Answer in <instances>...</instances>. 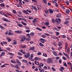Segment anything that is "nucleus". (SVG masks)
Wrapping results in <instances>:
<instances>
[{
    "mask_svg": "<svg viewBox=\"0 0 72 72\" xmlns=\"http://www.w3.org/2000/svg\"><path fill=\"white\" fill-rule=\"evenodd\" d=\"M30 39H31V38H29L26 39V41H30Z\"/></svg>",
    "mask_w": 72,
    "mask_h": 72,
    "instance_id": "obj_41",
    "label": "nucleus"
},
{
    "mask_svg": "<svg viewBox=\"0 0 72 72\" xmlns=\"http://www.w3.org/2000/svg\"><path fill=\"white\" fill-rule=\"evenodd\" d=\"M1 67H2V68H4V67H5V65H3L2 66H1Z\"/></svg>",
    "mask_w": 72,
    "mask_h": 72,
    "instance_id": "obj_50",
    "label": "nucleus"
},
{
    "mask_svg": "<svg viewBox=\"0 0 72 72\" xmlns=\"http://www.w3.org/2000/svg\"><path fill=\"white\" fill-rule=\"evenodd\" d=\"M45 25H46V26H49V23L48 22H45Z\"/></svg>",
    "mask_w": 72,
    "mask_h": 72,
    "instance_id": "obj_21",
    "label": "nucleus"
},
{
    "mask_svg": "<svg viewBox=\"0 0 72 72\" xmlns=\"http://www.w3.org/2000/svg\"><path fill=\"white\" fill-rule=\"evenodd\" d=\"M21 46L22 48H26V45H24L23 46Z\"/></svg>",
    "mask_w": 72,
    "mask_h": 72,
    "instance_id": "obj_35",
    "label": "nucleus"
},
{
    "mask_svg": "<svg viewBox=\"0 0 72 72\" xmlns=\"http://www.w3.org/2000/svg\"><path fill=\"white\" fill-rule=\"evenodd\" d=\"M59 59V57H57L56 58V60H58Z\"/></svg>",
    "mask_w": 72,
    "mask_h": 72,
    "instance_id": "obj_55",
    "label": "nucleus"
},
{
    "mask_svg": "<svg viewBox=\"0 0 72 72\" xmlns=\"http://www.w3.org/2000/svg\"><path fill=\"white\" fill-rule=\"evenodd\" d=\"M0 14H2V15H3V14H4V12H2V11H0Z\"/></svg>",
    "mask_w": 72,
    "mask_h": 72,
    "instance_id": "obj_49",
    "label": "nucleus"
},
{
    "mask_svg": "<svg viewBox=\"0 0 72 72\" xmlns=\"http://www.w3.org/2000/svg\"><path fill=\"white\" fill-rule=\"evenodd\" d=\"M42 54L40 52H38L37 53V55H41Z\"/></svg>",
    "mask_w": 72,
    "mask_h": 72,
    "instance_id": "obj_43",
    "label": "nucleus"
},
{
    "mask_svg": "<svg viewBox=\"0 0 72 72\" xmlns=\"http://www.w3.org/2000/svg\"><path fill=\"white\" fill-rule=\"evenodd\" d=\"M51 68L52 70H53V71H56V69H55L54 68L51 67Z\"/></svg>",
    "mask_w": 72,
    "mask_h": 72,
    "instance_id": "obj_29",
    "label": "nucleus"
},
{
    "mask_svg": "<svg viewBox=\"0 0 72 72\" xmlns=\"http://www.w3.org/2000/svg\"><path fill=\"white\" fill-rule=\"evenodd\" d=\"M57 45L58 46H61L62 45V44L60 42H58V44H57Z\"/></svg>",
    "mask_w": 72,
    "mask_h": 72,
    "instance_id": "obj_8",
    "label": "nucleus"
},
{
    "mask_svg": "<svg viewBox=\"0 0 72 72\" xmlns=\"http://www.w3.org/2000/svg\"><path fill=\"white\" fill-rule=\"evenodd\" d=\"M23 13L24 14H29L27 12V11L24 10L22 11Z\"/></svg>",
    "mask_w": 72,
    "mask_h": 72,
    "instance_id": "obj_4",
    "label": "nucleus"
},
{
    "mask_svg": "<svg viewBox=\"0 0 72 72\" xmlns=\"http://www.w3.org/2000/svg\"><path fill=\"white\" fill-rule=\"evenodd\" d=\"M66 13H67V14H68L69 13V12H70V11H69V10L67 9L66 10Z\"/></svg>",
    "mask_w": 72,
    "mask_h": 72,
    "instance_id": "obj_12",
    "label": "nucleus"
},
{
    "mask_svg": "<svg viewBox=\"0 0 72 72\" xmlns=\"http://www.w3.org/2000/svg\"><path fill=\"white\" fill-rule=\"evenodd\" d=\"M36 29L38 30H39V31H42V29H41L39 28H36Z\"/></svg>",
    "mask_w": 72,
    "mask_h": 72,
    "instance_id": "obj_24",
    "label": "nucleus"
},
{
    "mask_svg": "<svg viewBox=\"0 0 72 72\" xmlns=\"http://www.w3.org/2000/svg\"><path fill=\"white\" fill-rule=\"evenodd\" d=\"M17 25L18 26H19V27H22L23 26V25L21 24H17Z\"/></svg>",
    "mask_w": 72,
    "mask_h": 72,
    "instance_id": "obj_30",
    "label": "nucleus"
},
{
    "mask_svg": "<svg viewBox=\"0 0 72 72\" xmlns=\"http://www.w3.org/2000/svg\"><path fill=\"white\" fill-rule=\"evenodd\" d=\"M43 1L44 2V3L46 4H47V0H43Z\"/></svg>",
    "mask_w": 72,
    "mask_h": 72,
    "instance_id": "obj_39",
    "label": "nucleus"
},
{
    "mask_svg": "<svg viewBox=\"0 0 72 72\" xmlns=\"http://www.w3.org/2000/svg\"><path fill=\"white\" fill-rule=\"evenodd\" d=\"M30 35L32 36H34L35 35V34L33 32H32L30 33Z\"/></svg>",
    "mask_w": 72,
    "mask_h": 72,
    "instance_id": "obj_17",
    "label": "nucleus"
},
{
    "mask_svg": "<svg viewBox=\"0 0 72 72\" xmlns=\"http://www.w3.org/2000/svg\"><path fill=\"white\" fill-rule=\"evenodd\" d=\"M62 8L64 10V9H65V8H66V7L64 6H62Z\"/></svg>",
    "mask_w": 72,
    "mask_h": 72,
    "instance_id": "obj_52",
    "label": "nucleus"
},
{
    "mask_svg": "<svg viewBox=\"0 0 72 72\" xmlns=\"http://www.w3.org/2000/svg\"><path fill=\"white\" fill-rule=\"evenodd\" d=\"M38 70H39V69H38L37 68H36L35 69V71H37Z\"/></svg>",
    "mask_w": 72,
    "mask_h": 72,
    "instance_id": "obj_59",
    "label": "nucleus"
},
{
    "mask_svg": "<svg viewBox=\"0 0 72 72\" xmlns=\"http://www.w3.org/2000/svg\"><path fill=\"white\" fill-rule=\"evenodd\" d=\"M3 43L4 44H7V42H4L3 41Z\"/></svg>",
    "mask_w": 72,
    "mask_h": 72,
    "instance_id": "obj_54",
    "label": "nucleus"
},
{
    "mask_svg": "<svg viewBox=\"0 0 72 72\" xmlns=\"http://www.w3.org/2000/svg\"><path fill=\"white\" fill-rule=\"evenodd\" d=\"M47 62L48 63H53V59L50 58H48Z\"/></svg>",
    "mask_w": 72,
    "mask_h": 72,
    "instance_id": "obj_1",
    "label": "nucleus"
},
{
    "mask_svg": "<svg viewBox=\"0 0 72 72\" xmlns=\"http://www.w3.org/2000/svg\"><path fill=\"white\" fill-rule=\"evenodd\" d=\"M39 70L40 71V72H44L45 71H44V70L42 68H39Z\"/></svg>",
    "mask_w": 72,
    "mask_h": 72,
    "instance_id": "obj_7",
    "label": "nucleus"
},
{
    "mask_svg": "<svg viewBox=\"0 0 72 72\" xmlns=\"http://www.w3.org/2000/svg\"><path fill=\"white\" fill-rule=\"evenodd\" d=\"M55 6H56V7H57V6H58V4L56 2H55Z\"/></svg>",
    "mask_w": 72,
    "mask_h": 72,
    "instance_id": "obj_42",
    "label": "nucleus"
},
{
    "mask_svg": "<svg viewBox=\"0 0 72 72\" xmlns=\"http://www.w3.org/2000/svg\"><path fill=\"white\" fill-rule=\"evenodd\" d=\"M49 13H50L52 14V13H53V10H52L51 9H49Z\"/></svg>",
    "mask_w": 72,
    "mask_h": 72,
    "instance_id": "obj_6",
    "label": "nucleus"
},
{
    "mask_svg": "<svg viewBox=\"0 0 72 72\" xmlns=\"http://www.w3.org/2000/svg\"><path fill=\"white\" fill-rule=\"evenodd\" d=\"M0 28L3 30H4V27L1 25H0Z\"/></svg>",
    "mask_w": 72,
    "mask_h": 72,
    "instance_id": "obj_27",
    "label": "nucleus"
},
{
    "mask_svg": "<svg viewBox=\"0 0 72 72\" xmlns=\"http://www.w3.org/2000/svg\"><path fill=\"white\" fill-rule=\"evenodd\" d=\"M4 54H5V52H2L1 53V55H0V57H2V56H3V55H4Z\"/></svg>",
    "mask_w": 72,
    "mask_h": 72,
    "instance_id": "obj_11",
    "label": "nucleus"
},
{
    "mask_svg": "<svg viewBox=\"0 0 72 72\" xmlns=\"http://www.w3.org/2000/svg\"><path fill=\"white\" fill-rule=\"evenodd\" d=\"M44 12L46 13V14H48V11L47 10H44Z\"/></svg>",
    "mask_w": 72,
    "mask_h": 72,
    "instance_id": "obj_46",
    "label": "nucleus"
},
{
    "mask_svg": "<svg viewBox=\"0 0 72 72\" xmlns=\"http://www.w3.org/2000/svg\"><path fill=\"white\" fill-rule=\"evenodd\" d=\"M68 23H69V21H66L64 23L65 24H66L67 26H68Z\"/></svg>",
    "mask_w": 72,
    "mask_h": 72,
    "instance_id": "obj_10",
    "label": "nucleus"
},
{
    "mask_svg": "<svg viewBox=\"0 0 72 72\" xmlns=\"http://www.w3.org/2000/svg\"><path fill=\"white\" fill-rule=\"evenodd\" d=\"M56 32V35L57 36H58L59 35V33L57 32Z\"/></svg>",
    "mask_w": 72,
    "mask_h": 72,
    "instance_id": "obj_48",
    "label": "nucleus"
},
{
    "mask_svg": "<svg viewBox=\"0 0 72 72\" xmlns=\"http://www.w3.org/2000/svg\"><path fill=\"white\" fill-rule=\"evenodd\" d=\"M63 54H64V55H65V56H66L67 55H68L64 53H63Z\"/></svg>",
    "mask_w": 72,
    "mask_h": 72,
    "instance_id": "obj_63",
    "label": "nucleus"
},
{
    "mask_svg": "<svg viewBox=\"0 0 72 72\" xmlns=\"http://www.w3.org/2000/svg\"><path fill=\"white\" fill-rule=\"evenodd\" d=\"M64 66H65V67H67V64H66V63H64Z\"/></svg>",
    "mask_w": 72,
    "mask_h": 72,
    "instance_id": "obj_62",
    "label": "nucleus"
},
{
    "mask_svg": "<svg viewBox=\"0 0 72 72\" xmlns=\"http://www.w3.org/2000/svg\"><path fill=\"white\" fill-rule=\"evenodd\" d=\"M44 34L46 35V36H50V35L47 33H45Z\"/></svg>",
    "mask_w": 72,
    "mask_h": 72,
    "instance_id": "obj_60",
    "label": "nucleus"
},
{
    "mask_svg": "<svg viewBox=\"0 0 72 72\" xmlns=\"http://www.w3.org/2000/svg\"><path fill=\"white\" fill-rule=\"evenodd\" d=\"M26 38L25 37H22L21 39V41H24L25 40H26Z\"/></svg>",
    "mask_w": 72,
    "mask_h": 72,
    "instance_id": "obj_5",
    "label": "nucleus"
},
{
    "mask_svg": "<svg viewBox=\"0 0 72 72\" xmlns=\"http://www.w3.org/2000/svg\"><path fill=\"white\" fill-rule=\"evenodd\" d=\"M13 12L14 14H16V13H17V12H16V11H15L14 10H13Z\"/></svg>",
    "mask_w": 72,
    "mask_h": 72,
    "instance_id": "obj_36",
    "label": "nucleus"
},
{
    "mask_svg": "<svg viewBox=\"0 0 72 72\" xmlns=\"http://www.w3.org/2000/svg\"><path fill=\"white\" fill-rule=\"evenodd\" d=\"M21 23L22 24H23V25H24V26H26V25H27V24L26 23H24L23 22H21Z\"/></svg>",
    "mask_w": 72,
    "mask_h": 72,
    "instance_id": "obj_25",
    "label": "nucleus"
},
{
    "mask_svg": "<svg viewBox=\"0 0 72 72\" xmlns=\"http://www.w3.org/2000/svg\"><path fill=\"white\" fill-rule=\"evenodd\" d=\"M8 34L9 35H13L14 34L13 33H12V32L11 31V30H10L9 31Z\"/></svg>",
    "mask_w": 72,
    "mask_h": 72,
    "instance_id": "obj_3",
    "label": "nucleus"
},
{
    "mask_svg": "<svg viewBox=\"0 0 72 72\" xmlns=\"http://www.w3.org/2000/svg\"><path fill=\"white\" fill-rule=\"evenodd\" d=\"M22 61L23 62H24V63H27V61L25 60H22Z\"/></svg>",
    "mask_w": 72,
    "mask_h": 72,
    "instance_id": "obj_22",
    "label": "nucleus"
},
{
    "mask_svg": "<svg viewBox=\"0 0 72 72\" xmlns=\"http://www.w3.org/2000/svg\"><path fill=\"white\" fill-rule=\"evenodd\" d=\"M53 53L55 56H57V53L55 51H53Z\"/></svg>",
    "mask_w": 72,
    "mask_h": 72,
    "instance_id": "obj_18",
    "label": "nucleus"
},
{
    "mask_svg": "<svg viewBox=\"0 0 72 72\" xmlns=\"http://www.w3.org/2000/svg\"><path fill=\"white\" fill-rule=\"evenodd\" d=\"M40 66H41L42 67H43V66H44V64L42 63H41L40 64Z\"/></svg>",
    "mask_w": 72,
    "mask_h": 72,
    "instance_id": "obj_61",
    "label": "nucleus"
},
{
    "mask_svg": "<svg viewBox=\"0 0 72 72\" xmlns=\"http://www.w3.org/2000/svg\"><path fill=\"white\" fill-rule=\"evenodd\" d=\"M66 3L68 5H69V2L68 1H66Z\"/></svg>",
    "mask_w": 72,
    "mask_h": 72,
    "instance_id": "obj_47",
    "label": "nucleus"
},
{
    "mask_svg": "<svg viewBox=\"0 0 72 72\" xmlns=\"http://www.w3.org/2000/svg\"><path fill=\"white\" fill-rule=\"evenodd\" d=\"M61 17V14H59L57 15V17Z\"/></svg>",
    "mask_w": 72,
    "mask_h": 72,
    "instance_id": "obj_19",
    "label": "nucleus"
},
{
    "mask_svg": "<svg viewBox=\"0 0 72 72\" xmlns=\"http://www.w3.org/2000/svg\"><path fill=\"white\" fill-rule=\"evenodd\" d=\"M42 37L43 38H46V36L44 35H42Z\"/></svg>",
    "mask_w": 72,
    "mask_h": 72,
    "instance_id": "obj_31",
    "label": "nucleus"
},
{
    "mask_svg": "<svg viewBox=\"0 0 72 72\" xmlns=\"http://www.w3.org/2000/svg\"><path fill=\"white\" fill-rule=\"evenodd\" d=\"M17 33H22V31H17Z\"/></svg>",
    "mask_w": 72,
    "mask_h": 72,
    "instance_id": "obj_34",
    "label": "nucleus"
},
{
    "mask_svg": "<svg viewBox=\"0 0 72 72\" xmlns=\"http://www.w3.org/2000/svg\"><path fill=\"white\" fill-rule=\"evenodd\" d=\"M67 43H66L65 44V49H67Z\"/></svg>",
    "mask_w": 72,
    "mask_h": 72,
    "instance_id": "obj_37",
    "label": "nucleus"
},
{
    "mask_svg": "<svg viewBox=\"0 0 72 72\" xmlns=\"http://www.w3.org/2000/svg\"><path fill=\"white\" fill-rule=\"evenodd\" d=\"M34 59L36 60H40V58L38 57H35Z\"/></svg>",
    "mask_w": 72,
    "mask_h": 72,
    "instance_id": "obj_13",
    "label": "nucleus"
},
{
    "mask_svg": "<svg viewBox=\"0 0 72 72\" xmlns=\"http://www.w3.org/2000/svg\"><path fill=\"white\" fill-rule=\"evenodd\" d=\"M10 66H12V67H15V66L13 65L12 64H11L10 65Z\"/></svg>",
    "mask_w": 72,
    "mask_h": 72,
    "instance_id": "obj_45",
    "label": "nucleus"
},
{
    "mask_svg": "<svg viewBox=\"0 0 72 72\" xmlns=\"http://www.w3.org/2000/svg\"><path fill=\"white\" fill-rule=\"evenodd\" d=\"M43 55L44 57H47V55L46 53H43Z\"/></svg>",
    "mask_w": 72,
    "mask_h": 72,
    "instance_id": "obj_32",
    "label": "nucleus"
},
{
    "mask_svg": "<svg viewBox=\"0 0 72 72\" xmlns=\"http://www.w3.org/2000/svg\"><path fill=\"white\" fill-rule=\"evenodd\" d=\"M8 54H9V55H11V56L14 55L13 54V53H8Z\"/></svg>",
    "mask_w": 72,
    "mask_h": 72,
    "instance_id": "obj_38",
    "label": "nucleus"
},
{
    "mask_svg": "<svg viewBox=\"0 0 72 72\" xmlns=\"http://www.w3.org/2000/svg\"><path fill=\"white\" fill-rule=\"evenodd\" d=\"M27 36L28 37V38H31V36H30V34L29 33L27 34Z\"/></svg>",
    "mask_w": 72,
    "mask_h": 72,
    "instance_id": "obj_23",
    "label": "nucleus"
},
{
    "mask_svg": "<svg viewBox=\"0 0 72 72\" xmlns=\"http://www.w3.org/2000/svg\"><path fill=\"white\" fill-rule=\"evenodd\" d=\"M25 28L26 29H27V30H29L30 29V28L28 26H26Z\"/></svg>",
    "mask_w": 72,
    "mask_h": 72,
    "instance_id": "obj_57",
    "label": "nucleus"
},
{
    "mask_svg": "<svg viewBox=\"0 0 72 72\" xmlns=\"http://www.w3.org/2000/svg\"><path fill=\"white\" fill-rule=\"evenodd\" d=\"M34 49H35V47H33L30 48L29 49L30 50H34Z\"/></svg>",
    "mask_w": 72,
    "mask_h": 72,
    "instance_id": "obj_20",
    "label": "nucleus"
},
{
    "mask_svg": "<svg viewBox=\"0 0 72 72\" xmlns=\"http://www.w3.org/2000/svg\"><path fill=\"white\" fill-rule=\"evenodd\" d=\"M26 11H27V12H28L29 13H32V12L31 11V10L29 9H27L26 10Z\"/></svg>",
    "mask_w": 72,
    "mask_h": 72,
    "instance_id": "obj_26",
    "label": "nucleus"
},
{
    "mask_svg": "<svg viewBox=\"0 0 72 72\" xmlns=\"http://www.w3.org/2000/svg\"><path fill=\"white\" fill-rule=\"evenodd\" d=\"M4 21H5V22H10V21L8 20L7 19H4Z\"/></svg>",
    "mask_w": 72,
    "mask_h": 72,
    "instance_id": "obj_14",
    "label": "nucleus"
},
{
    "mask_svg": "<svg viewBox=\"0 0 72 72\" xmlns=\"http://www.w3.org/2000/svg\"><path fill=\"white\" fill-rule=\"evenodd\" d=\"M0 5L1 6H5V5H4V4H1Z\"/></svg>",
    "mask_w": 72,
    "mask_h": 72,
    "instance_id": "obj_53",
    "label": "nucleus"
},
{
    "mask_svg": "<svg viewBox=\"0 0 72 72\" xmlns=\"http://www.w3.org/2000/svg\"><path fill=\"white\" fill-rule=\"evenodd\" d=\"M34 63L35 64H37V65H39V62L37 61H35Z\"/></svg>",
    "mask_w": 72,
    "mask_h": 72,
    "instance_id": "obj_16",
    "label": "nucleus"
},
{
    "mask_svg": "<svg viewBox=\"0 0 72 72\" xmlns=\"http://www.w3.org/2000/svg\"><path fill=\"white\" fill-rule=\"evenodd\" d=\"M53 29L54 30H55L56 31H59V30L57 28L55 27H53Z\"/></svg>",
    "mask_w": 72,
    "mask_h": 72,
    "instance_id": "obj_9",
    "label": "nucleus"
},
{
    "mask_svg": "<svg viewBox=\"0 0 72 72\" xmlns=\"http://www.w3.org/2000/svg\"><path fill=\"white\" fill-rule=\"evenodd\" d=\"M67 51H68V53H69V48H68Z\"/></svg>",
    "mask_w": 72,
    "mask_h": 72,
    "instance_id": "obj_58",
    "label": "nucleus"
},
{
    "mask_svg": "<svg viewBox=\"0 0 72 72\" xmlns=\"http://www.w3.org/2000/svg\"><path fill=\"white\" fill-rule=\"evenodd\" d=\"M62 58L64 60H67V58L64 57H62Z\"/></svg>",
    "mask_w": 72,
    "mask_h": 72,
    "instance_id": "obj_33",
    "label": "nucleus"
},
{
    "mask_svg": "<svg viewBox=\"0 0 72 72\" xmlns=\"http://www.w3.org/2000/svg\"><path fill=\"white\" fill-rule=\"evenodd\" d=\"M40 40H42L43 41H44V42H46V41H45V40L42 39V38H41L40 39Z\"/></svg>",
    "mask_w": 72,
    "mask_h": 72,
    "instance_id": "obj_40",
    "label": "nucleus"
},
{
    "mask_svg": "<svg viewBox=\"0 0 72 72\" xmlns=\"http://www.w3.org/2000/svg\"><path fill=\"white\" fill-rule=\"evenodd\" d=\"M25 58H28L29 57V56L27 55H25Z\"/></svg>",
    "mask_w": 72,
    "mask_h": 72,
    "instance_id": "obj_64",
    "label": "nucleus"
},
{
    "mask_svg": "<svg viewBox=\"0 0 72 72\" xmlns=\"http://www.w3.org/2000/svg\"><path fill=\"white\" fill-rule=\"evenodd\" d=\"M22 19V20H23V21H24L25 22H27V20H26L24 19Z\"/></svg>",
    "mask_w": 72,
    "mask_h": 72,
    "instance_id": "obj_44",
    "label": "nucleus"
},
{
    "mask_svg": "<svg viewBox=\"0 0 72 72\" xmlns=\"http://www.w3.org/2000/svg\"><path fill=\"white\" fill-rule=\"evenodd\" d=\"M56 21L58 24H59L61 22V19L58 18V19H56Z\"/></svg>",
    "mask_w": 72,
    "mask_h": 72,
    "instance_id": "obj_2",
    "label": "nucleus"
},
{
    "mask_svg": "<svg viewBox=\"0 0 72 72\" xmlns=\"http://www.w3.org/2000/svg\"><path fill=\"white\" fill-rule=\"evenodd\" d=\"M30 30H27L25 31L26 32H27V33H29V32H30Z\"/></svg>",
    "mask_w": 72,
    "mask_h": 72,
    "instance_id": "obj_51",
    "label": "nucleus"
},
{
    "mask_svg": "<svg viewBox=\"0 0 72 72\" xmlns=\"http://www.w3.org/2000/svg\"><path fill=\"white\" fill-rule=\"evenodd\" d=\"M16 62H17V63H19V62H20V61H19V60L18 59H17L16 60Z\"/></svg>",
    "mask_w": 72,
    "mask_h": 72,
    "instance_id": "obj_56",
    "label": "nucleus"
},
{
    "mask_svg": "<svg viewBox=\"0 0 72 72\" xmlns=\"http://www.w3.org/2000/svg\"><path fill=\"white\" fill-rule=\"evenodd\" d=\"M37 7L38 9L39 10H40V9H41V6H37Z\"/></svg>",
    "mask_w": 72,
    "mask_h": 72,
    "instance_id": "obj_15",
    "label": "nucleus"
},
{
    "mask_svg": "<svg viewBox=\"0 0 72 72\" xmlns=\"http://www.w3.org/2000/svg\"><path fill=\"white\" fill-rule=\"evenodd\" d=\"M39 45H40V46H44V45H43V44H42L41 43V42H40L39 43Z\"/></svg>",
    "mask_w": 72,
    "mask_h": 72,
    "instance_id": "obj_28",
    "label": "nucleus"
}]
</instances>
